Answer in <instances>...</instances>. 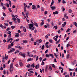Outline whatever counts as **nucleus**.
<instances>
[{"label":"nucleus","mask_w":77,"mask_h":77,"mask_svg":"<svg viewBox=\"0 0 77 77\" xmlns=\"http://www.w3.org/2000/svg\"><path fill=\"white\" fill-rule=\"evenodd\" d=\"M37 42H38L39 43H41V42H42V40L40 39V40H38L37 41Z\"/></svg>","instance_id":"nucleus-22"},{"label":"nucleus","mask_w":77,"mask_h":77,"mask_svg":"<svg viewBox=\"0 0 77 77\" xmlns=\"http://www.w3.org/2000/svg\"><path fill=\"white\" fill-rule=\"evenodd\" d=\"M48 35H46L45 36V39H48Z\"/></svg>","instance_id":"nucleus-40"},{"label":"nucleus","mask_w":77,"mask_h":77,"mask_svg":"<svg viewBox=\"0 0 77 77\" xmlns=\"http://www.w3.org/2000/svg\"><path fill=\"white\" fill-rule=\"evenodd\" d=\"M31 66L32 68H35V64H32L31 65Z\"/></svg>","instance_id":"nucleus-15"},{"label":"nucleus","mask_w":77,"mask_h":77,"mask_svg":"<svg viewBox=\"0 0 77 77\" xmlns=\"http://www.w3.org/2000/svg\"><path fill=\"white\" fill-rule=\"evenodd\" d=\"M19 54L22 56V57H23L24 58L26 57V55L25 54V53H22L21 52H20L19 53Z\"/></svg>","instance_id":"nucleus-3"},{"label":"nucleus","mask_w":77,"mask_h":77,"mask_svg":"<svg viewBox=\"0 0 77 77\" xmlns=\"http://www.w3.org/2000/svg\"><path fill=\"white\" fill-rule=\"evenodd\" d=\"M54 55L55 56V57H56V58H57V55H56V53H55Z\"/></svg>","instance_id":"nucleus-33"},{"label":"nucleus","mask_w":77,"mask_h":77,"mask_svg":"<svg viewBox=\"0 0 77 77\" xmlns=\"http://www.w3.org/2000/svg\"><path fill=\"white\" fill-rule=\"evenodd\" d=\"M70 30H71V29H69V28H68V29H67V30H66V32H69V31Z\"/></svg>","instance_id":"nucleus-42"},{"label":"nucleus","mask_w":77,"mask_h":77,"mask_svg":"<svg viewBox=\"0 0 77 77\" xmlns=\"http://www.w3.org/2000/svg\"><path fill=\"white\" fill-rule=\"evenodd\" d=\"M10 45L11 46H13V45H14V42H12L11 43V44H10Z\"/></svg>","instance_id":"nucleus-50"},{"label":"nucleus","mask_w":77,"mask_h":77,"mask_svg":"<svg viewBox=\"0 0 77 77\" xmlns=\"http://www.w3.org/2000/svg\"><path fill=\"white\" fill-rule=\"evenodd\" d=\"M77 32V30H75L73 32V33H76V32Z\"/></svg>","instance_id":"nucleus-62"},{"label":"nucleus","mask_w":77,"mask_h":77,"mask_svg":"<svg viewBox=\"0 0 77 77\" xmlns=\"http://www.w3.org/2000/svg\"><path fill=\"white\" fill-rule=\"evenodd\" d=\"M38 56H37L36 58V61H37V60H38Z\"/></svg>","instance_id":"nucleus-61"},{"label":"nucleus","mask_w":77,"mask_h":77,"mask_svg":"<svg viewBox=\"0 0 77 77\" xmlns=\"http://www.w3.org/2000/svg\"><path fill=\"white\" fill-rule=\"evenodd\" d=\"M49 42H50V43H53V40H51V39H49Z\"/></svg>","instance_id":"nucleus-12"},{"label":"nucleus","mask_w":77,"mask_h":77,"mask_svg":"<svg viewBox=\"0 0 77 77\" xmlns=\"http://www.w3.org/2000/svg\"><path fill=\"white\" fill-rule=\"evenodd\" d=\"M53 14L54 15H55V14H58V12L57 11H56L55 12H53Z\"/></svg>","instance_id":"nucleus-11"},{"label":"nucleus","mask_w":77,"mask_h":77,"mask_svg":"<svg viewBox=\"0 0 77 77\" xmlns=\"http://www.w3.org/2000/svg\"><path fill=\"white\" fill-rule=\"evenodd\" d=\"M50 56L52 59H54V56H53V55L52 54H50Z\"/></svg>","instance_id":"nucleus-14"},{"label":"nucleus","mask_w":77,"mask_h":77,"mask_svg":"<svg viewBox=\"0 0 77 77\" xmlns=\"http://www.w3.org/2000/svg\"><path fill=\"white\" fill-rule=\"evenodd\" d=\"M20 41V39L17 38L15 40V41L16 42H17V41Z\"/></svg>","instance_id":"nucleus-39"},{"label":"nucleus","mask_w":77,"mask_h":77,"mask_svg":"<svg viewBox=\"0 0 77 77\" xmlns=\"http://www.w3.org/2000/svg\"><path fill=\"white\" fill-rule=\"evenodd\" d=\"M29 29H30L31 30H34V29H35V27H33V24H29ZM33 27V28H32Z\"/></svg>","instance_id":"nucleus-2"},{"label":"nucleus","mask_w":77,"mask_h":77,"mask_svg":"<svg viewBox=\"0 0 77 77\" xmlns=\"http://www.w3.org/2000/svg\"><path fill=\"white\" fill-rule=\"evenodd\" d=\"M4 10H6V7L5 6H3V8Z\"/></svg>","instance_id":"nucleus-31"},{"label":"nucleus","mask_w":77,"mask_h":77,"mask_svg":"<svg viewBox=\"0 0 77 77\" xmlns=\"http://www.w3.org/2000/svg\"><path fill=\"white\" fill-rule=\"evenodd\" d=\"M11 34H9L8 35V37L9 38H11Z\"/></svg>","instance_id":"nucleus-48"},{"label":"nucleus","mask_w":77,"mask_h":77,"mask_svg":"<svg viewBox=\"0 0 77 77\" xmlns=\"http://www.w3.org/2000/svg\"><path fill=\"white\" fill-rule=\"evenodd\" d=\"M69 71H72L74 70V69H70V68H69Z\"/></svg>","instance_id":"nucleus-47"},{"label":"nucleus","mask_w":77,"mask_h":77,"mask_svg":"<svg viewBox=\"0 0 77 77\" xmlns=\"http://www.w3.org/2000/svg\"><path fill=\"white\" fill-rule=\"evenodd\" d=\"M12 40H13V39L12 38H7V40L6 41V42H9L10 41H12Z\"/></svg>","instance_id":"nucleus-5"},{"label":"nucleus","mask_w":77,"mask_h":77,"mask_svg":"<svg viewBox=\"0 0 77 77\" xmlns=\"http://www.w3.org/2000/svg\"><path fill=\"white\" fill-rule=\"evenodd\" d=\"M16 48H20V46H16Z\"/></svg>","instance_id":"nucleus-43"},{"label":"nucleus","mask_w":77,"mask_h":77,"mask_svg":"<svg viewBox=\"0 0 77 77\" xmlns=\"http://www.w3.org/2000/svg\"><path fill=\"white\" fill-rule=\"evenodd\" d=\"M69 54H68L66 56V58L67 59H69Z\"/></svg>","instance_id":"nucleus-45"},{"label":"nucleus","mask_w":77,"mask_h":77,"mask_svg":"<svg viewBox=\"0 0 77 77\" xmlns=\"http://www.w3.org/2000/svg\"><path fill=\"white\" fill-rule=\"evenodd\" d=\"M69 36L67 37L66 38V41L68 40V39H69Z\"/></svg>","instance_id":"nucleus-63"},{"label":"nucleus","mask_w":77,"mask_h":77,"mask_svg":"<svg viewBox=\"0 0 77 77\" xmlns=\"http://www.w3.org/2000/svg\"><path fill=\"white\" fill-rule=\"evenodd\" d=\"M12 19L13 21H16V19L15 18V17L12 18Z\"/></svg>","instance_id":"nucleus-44"},{"label":"nucleus","mask_w":77,"mask_h":77,"mask_svg":"<svg viewBox=\"0 0 77 77\" xmlns=\"http://www.w3.org/2000/svg\"><path fill=\"white\" fill-rule=\"evenodd\" d=\"M24 11L25 12H26V8H24Z\"/></svg>","instance_id":"nucleus-54"},{"label":"nucleus","mask_w":77,"mask_h":77,"mask_svg":"<svg viewBox=\"0 0 77 77\" xmlns=\"http://www.w3.org/2000/svg\"><path fill=\"white\" fill-rule=\"evenodd\" d=\"M48 66L47 65L46 66L45 68V71H47V69H48Z\"/></svg>","instance_id":"nucleus-8"},{"label":"nucleus","mask_w":77,"mask_h":77,"mask_svg":"<svg viewBox=\"0 0 77 77\" xmlns=\"http://www.w3.org/2000/svg\"><path fill=\"white\" fill-rule=\"evenodd\" d=\"M74 25H75V26L77 27V23L76 22H74Z\"/></svg>","instance_id":"nucleus-26"},{"label":"nucleus","mask_w":77,"mask_h":77,"mask_svg":"<svg viewBox=\"0 0 77 77\" xmlns=\"http://www.w3.org/2000/svg\"><path fill=\"white\" fill-rule=\"evenodd\" d=\"M7 33H8V34H9H9H11V31H9Z\"/></svg>","instance_id":"nucleus-58"},{"label":"nucleus","mask_w":77,"mask_h":77,"mask_svg":"<svg viewBox=\"0 0 77 77\" xmlns=\"http://www.w3.org/2000/svg\"><path fill=\"white\" fill-rule=\"evenodd\" d=\"M52 67L54 68H56V66H55V65L54 64H53L52 65Z\"/></svg>","instance_id":"nucleus-35"},{"label":"nucleus","mask_w":77,"mask_h":77,"mask_svg":"<svg viewBox=\"0 0 77 77\" xmlns=\"http://www.w3.org/2000/svg\"><path fill=\"white\" fill-rule=\"evenodd\" d=\"M47 60V58H45L42 61V62H44V61H45Z\"/></svg>","instance_id":"nucleus-59"},{"label":"nucleus","mask_w":77,"mask_h":77,"mask_svg":"<svg viewBox=\"0 0 77 77\" xmlns=\"http://www.w3.org/2000/svg\"><path fill=\"white\" fill-rule=\"evenodd\" d=\"M45 56L47 57H50V54L48 55V54H46Z\"/></svg>","instance_id":"nucleus-25"},{"label":"nucleus","mask_w":77,"mask_h":77,"mask_svg":"<svg viewBox=\"0 0 77 77\" xmlns=\"http://www.w3.org/2000/svg\"><path fill=\"white\" fill-rule=\"evenodd\" d=\"M54 28L55 30H57V26H55L54 27Z\"/></svg>","instance_id":"nucleus-23"},{"label":"nucleus","mask_w":77,"mask_h":77,"mask_svg":"<svg viewBox=\"0 0 77 77\" xmlns=\"http://www.w3.org/2000/svg\"><path fill=\"white\" fill-rule=\"evenodd\" d=\"M23 29L25 32H26V29L24 27H23Z\"/></svg>","instance_id":"nucleus-28"},{"label":"nucleus","mask_w":77,"mask_h":77,"mask_svg":"<svg viewBox=\"0 0 77 77\" xmlns=\"http://www.w3.org/2000/svg\"><path fill=\"white\" fill-rule=\"evenodd\" d=\"M44 46L43 45L42 47V50H44Z\"/></svg>","instance_id":"nucleus-51"},{"label":"nucleus","mask_w":77,"mask_h":77,"mask_svg":"<svg viewBox=\"0 0 77 77\" xmlns=\"http://www.w3.org/2000/svg\"><path fill=\"white\" fill-rule=\"evenodd\" d=\"M27 54H28V56L29 57H30V53L28 52L27 53Z\"/></svg>","instance_id":"nucleus-41"},{"label":"nucleus","mask_w":77,"mask_h":77,"mask_svg":"<svg viewBox=\"0 0 77 77\" xmlns=\"http://www.w3.org/2000/svg\"><path fill=\"white\" fill-rule=\"evenodd\" d=\"M39 60L40 62H41V61H42V57H40L39 58Z\"/></svg>","instance_id":"nucleus-56"},{"label":"nucleus","mask_w":77,"mask_h":77,"mask_svg":"<svg viewBox=\"0 0 77 77\" xmlns=\"http://www.w3.org/2000/svg\"><path fill=\"white\" fill-rule=\"evenodd\" d=\"M15 50V48H11L10 49V51H8V53L9 54L10 53H12V52H14Z\"/></svg>","instance_id":"nucleus-4"},{"label":"nucleus","mask_w":77,"mask_h":77,"mask_svg":"<svg viewBox=\"0 0 77 77\" xmlns=\"http://www.w3.org/2000/svg\"><path fill=\"white\" fill-rule=\"evenodd\" d=\"M62 3L63 4L66 3V2H65V0H63L62 1Z\"/></svg>","instance_id":"nucleus-36"},{"label":"nucleus","mask_w":77,"mask_h":77,"mask_svg":"<svg viewBox=\"0 0 77 77\" xmlns=\"http://www.w3.org/2000/svg\"><path fill=\"white\" fill-rule=\"evenodd\" d=\"M31 41H34V38H32L31 39Z\"/></svg>","instance_id":"nucleus-60"},{"label":"nucleus","mask_w":77,"mask_h":77,"mask_svg":"<svg viewBox=\"0 0 77 77\" xmlns=\"http://www.w3.org/2000/svg\"><path fill=\"white\" fill-rule=\"evenodd\" d=\"M20 53V51H18V50H17L14 53V54H17V53Z\"/></svg>","instance_id":"nucleus-17"},{"label":"nucleus","mask_w":77,"mask_h":77,"mask_svg":"<svg viewBox=\"0 0 77 77\" xmlns=\"http://www.w3.org/2000/svg\"><path fill=\"white\" fill-rule=\"evenodd\" d=\"M19 35H20L19 33H17L15 34V35L16 38H18L19 37Z\"/></svg>","instance_id":"nucleus-6"},{"label":"nucleus","mask_w":77,"mask_h":77,"mask_svg":"<svg viewBox=\"0 0 77 77\" xmlns=\"http://www.w3.org/2000/svg\"><path fill=\"white\" fill-rule=\"evenodd\" d=\"M32 9H33V10H35V9H36V6H35V5H33L32 6Z\"/></svg>","instance_id":"nucleus-7"},{"label":"nucleus","mask_w":77,"mask_h":77,"mask_svg":"<svg viewBox=\"0 0 77 77\" xmlns=\"http://www.w3.org/2000/svg\"><path fill=\"white\" fill-rule=\"evenodd\" d=\"M8 10L10 12H12V10H11V9L10 8H8Z\"/></svg>","instance_id":"nucleus-52"},{"label":"nucleus","mask_w":77,"mask_h":77,"mask_svg":"<svg viewBox=\"0 0 77 77\" xmlns=\"http://www.w3.org/2000/svg\"><path fill=\"white\" fill-rule=\"evenodd\" d=\"M53 4H54V0H52L51 4L50 6V7L51 8V9L52 10H54V9H56V7H52V6H53Z\"/></svg>","instance_id":"nucleus-1"},{"label":"nucleus","mask_w":77,"mask_h":77,"mask_svg":"<svg viewBox=\"0 0 77 77\" xmlns=\"http://www.w3.org/2000/svg\"><path fill=\"white\" fill-rule=\"evenodd\" d=\"M3 15L4 17H6V15L5 14V13H3Z\"/></svg>","instance_id":"nucleus-38"},{"label":"nucleus","mask_w":77,"mask_h":77,"mask_svg":"<svg viewBox=\"0 0 77 77\" xmlns=\"http://www.w3.org/2000/svg\"><path fill=\"white\" fill-rule=\"evenodd\" d=\"M69 13H72V11L71 9H69Z\"/></svg>","instance_id":"nucleus-29"},{"label":"nucleus","mask_w":77,"mask_h":77,"mask_svg":"<svg viewBox=\"0 0 77 77\" xmlns=\"http://www.w3.org/2000/svg\"><path fill=\"white\" fill-rule=\"evenodd\" d=\"M19 64L20 66H22L23 65V63L21 62H20L19 63Z\"/></svg>","instance_id":"nucleus-34"},{"label":"nucleus","mask_w":77,"mask_h":77,"mask_svg":"<svg viewBox=\"0 0 77 77\" xmlns=\"http://www.w3.org/2000/svg\"><path fill=\"white\" fill-rule=\"evenodd\" d=\"M33 60V58H32V59L29 58L27 60V62H29V61H31Z\"/></svg>","instance_id":"nucleus-9"},{"label":"nucleus","mask_w":77,"mask_h":77,"mask_svg":"<svg viewBox=\"0 0 77 77\" xmlns=\"http://www.w3.org/2000/svg\"><path fill=\"white\" fill-rule=\"evenodd\" d=\"M13 70H14V69H13V68L10 69V71L11 73H12V71H13Z\"/></svg>","instance_id":"nucleus-19"},{"label":"nucleus","mask_w":77,"mask_h":77,"mask_svg":"<svg viewBox=\"0 0 77 77\" xmlns=\"http://www.w3.org/2000/svg\"><path fill=\"white\" fill-rule=\"evenodd\" d=\"M0 27L2 29H3V28H4V26L3 25H2V24H1V25H0Z\"/></svg>","instance_id":"nucleus-27"},{"label":"nucleus","mask_w":77,"mask_h":77,"mask_svg":"<svg viewBox=\"0 0 77 77\" xmlns=\"http://www.w3.org/2000/svg\"><path fill=\"white\" fill-rule=\"evenodd\" d=\"M8 48H9H9H11V44H10V45L8 46Z\"/></svg>","instance_id":"nucleus-46"},{"label":"nucleus","mask_w":77,"mask_h":77,"mask_svg":"<svg viewBox=\"0 0 77 77\" xmlns=\"http://www.w3.org/2000/svg\"><path fill=\"white\" fill-rule=\"evenodd\" d=\"M66 15H67L66 13H65V14H64V18L65 17H66L67 16Z\"/></svg>","instance_id":"nucleus-55"},{"label":"nucleus","mask_w":77,"mask_h":77,"mask_svg":"<svg viewBox=\"0 0 77 77\" xmlns=\"http://www.w3.org/2000/svg\"><path fill=\"white\" fill-rule=\"evenodd\" d=\"M54 62H57L56 59H54Z\"/></svg>","instance_id":"nucleus-64"},{"label":"nucleus","mask_w":77,"mask_h":77,"mask_svg":"<svg viewBox=\"0 0 77 77\" xmlns=\"http://www.w3.org/2000/svg\"><path fill=\"white\" fill-rule=\"evenodd\" d=\"M17 21L19 23H20V22H21V21L20 20V19L17 18Z\"/></svg>","instance_id":"nucleus-16"},{"label":"nucleus","mask_w":77,"mask_h":77,"mask_svg":"<svg viewBox=\"0 0 77 77\" xmlns=\"http://www.w3.org/2000/svg\"><path fill=\"white\" fill-rule=\"evenodd\" d=\"M32 75V74H31V73H28V76H29H29H31V75Z\"/></svg>","instance_id":"nucleus-49"},{"label":"nucleus","mask_w":77,"mask_h":77,"mask_svg":"<svg viewBox=\"0 0 77 77\" xmlns=\"http://www.w3.org/2000/svg\"><path fill=\"white\" fill-rule=\"evenodd\" d=\"M9 30H10V28H8L6 29V31H9Z\"/></svg>","instance_id":"nucleus-57"},{"label":"nucleus","mask_w":77,"mask_h":77,"mask_svg":"<svg viewBox=\"0 0 77 77\" xmlns=\"http://www.w3.org/2000/svg\"><path fill=\"white\" fill-rule=\"evenodd\" d=\"M70 46V45L69 44V43H68L66 47H69Z\"/></svg>","instance_id":"nucleus-53"},{"label":"nucleus","mask_w":77,"mask_h":77,"mask_svg":"<svg viewBox=\"0 0 77 77\" xmlns=\"http://www.w3.org/2000/svg\"><path fill=\"white\" fill-rule=\"evenodd\" d=\"M52 69V67L51 66H50L49 68V71H51Z\"/></svg>","instance_id":"nucleus-20"},{"label":"nucleus","mask_w":77,"mask_h":77,"mask_svg":"<svg viewBox=\"0 0 77 77\" xmlns=\"http://www.w3.org/2000/svg\"><path fill=\"white\" fill-rule=\"evenodd\" d=\"M44 24V22L43 21H42V22H41V24H40V26H42L43 24Z\"/></svg>","instance_id":"nucleus-21"},{"label":"nucleus","mask_w":77,"mask_h":77,"mask_svg":"<svg viewBox=\"0 0 77 77\" xmlns=\"http://www.w3.org/2000/svg\"><path fill=\"white\" fill-rule=\"evenodd\" d=\"M39 68V66L38 65H36L35 66V69H38Z\"/></svg>","instance_id":"nucleus-37"},{"label":"nucleus","mask_w":77,"mask_h":77,"mask_svg":"<svg viewBox=\"0 0 77 77\" xmlns=\"http://www.w3.org/2000/svg\"><path fill=\"white\" fill-rule=\"evenodd\" d=\"M23 42L24 43H26L27 42V40H23Z\"/></svg>","instance_id":"nucleus-24"},{"label":"nucleus","mask_w":77,"mask_h":77,"mask_svg":"<svg viewBox=\"0 0 77 77\" xmlns=\"http://www.w3.org/2000/svg\"><path fill=\"white\" fill-rule=\"evenodd\" d=\"M34 24L35 26L36 27H38V24L36 23L35 22Z\"/></svg>","instance_id":"nucleus-18"},{"label":"nucleus","mask_w":77,"mask_h":77,"mask_svg":"<svg viewBox=\"0 0 77 77\" xmlns=\"http://www.w3.org/2000/svg\"><path fill=\"white\" fill-rule=\"evenodd\" d=\"M10 67V69L13 68V63H12L11 64Z\"/></svg>","instance_id":"nucleus-13"},{"label":"nucleus","mask_w":77,"mask_h":77,"mask_svg":"<svg viewBox=\"0 0 77 77\" xmlns=\"http://www.w3.org/2000/svg\"><path fill=\"white\" fill-rule=\"evenodd\" d=\"M15 26H11V28L12 29H15Z\"/></svg>","instance_id":"nucleus-32"},{"label":"nucleus","mask_w":77,"mask_h":77,"mask_svg":"<svg viewBox=\"0 0 77 77\" xmlns=\"http://www.w3.org/2000/svg\"><path fill=\"white\" fill-rule=\"evenodd\" d=\"M8 57H9V56L7 55L5 57V59L6 60H8Z\"/></svg>","instance_id":"nucleus-30"},{"label":"nucleus","mask_w":77,"mask_h":77,"mask_svg":"<svg viewBox=\"0 0 77 77\" xmlns=\"http://www.w3.org/2000/svg\"><path fill=\"white\" fill-rule=\"evenodd\" d=\"M23 6H24V8H26L27 7V5H26V3H24Z\"/></svg>","instance_id":"nucleus-10"}]
</instances>
